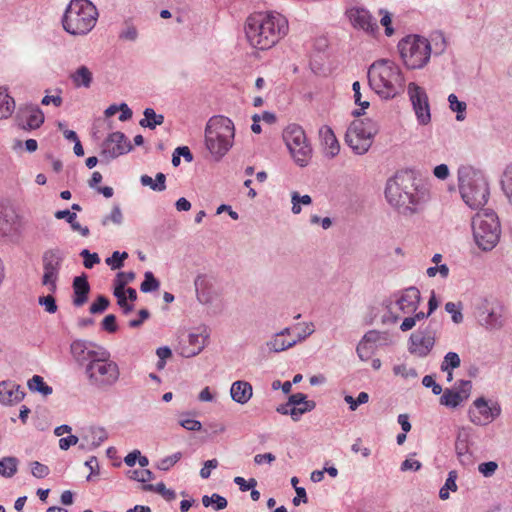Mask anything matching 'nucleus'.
Segmentation results:
<instances>
[{
    "label": "nucleus",
    "instance_id": "obj_1",
    "mask_svg": "<svg viewBox=\"0 0 512 512\" xmlns=\"http://www.w3.org/2000/svg\"><path fill=\"white\" fill-rule=\"evenodd\" d=\"M426 189L416 182L413 171H398L386 183L385 197L403 215H412L426 201Z\"/></svg>",
    "mask_w": 512,
    "mask_h": 512
},
{
    "label": "nucleus",
    "instance_id": "obj_2",
    "mask_svg": "<svg viewBox=\"0 0 512 512\" xmlns=\"http://www.w3.org/2000/svg\"><path fill=\"white\" fill-rule=\"evenodd\" d=\"M288 32V21L281 14H255L247 18L245 34L249 43L260 50L274 46Z\"/></svg>",
    "mask_w": 512,
    "mask_h": 512
},
{
    "label": "nucleus",
    "instance_id": "obj_3",
    "mask_svg": "<svg viewBox=\"0 0 512 512\" xmlns=\"http://www.w3.org/2000/svg\"><path fill=\"white\" fill-rule=\"evenodd\" d=\"M368 82L381 98L392 99L404 91L405 78L394 62L380 59L368 69Z\"/></svg>",
    "mask_w": 512,
    "mask_h": 512
},
{
    "label": "nucleus",
    "instance_id": "obj_4",
    "mask_svg": "<svg viewBox=\"0 0 512 512\" xmlns=\"http://www.w3.org/2000/svg\"><path fill=\"white\" fill-rule=\"evenodd\" d=\"M458 183L461 197L471 209L482 208L487 203L489 184L482 171L472 166H461L458 169Z\"/></svg>",
    "mask_w": 512,
    "mask_h": 512
},
{
    "label": "nucleus",
    "instance_id": "obj_5",
    "mask_svg": "<svg viewBox=\"0 0 512 512\" xmlns=\"http://www.w3.org/2000/svg\"><path fill=\"white\" fill-rule=\"evenodd\" d=\"M234 136L232 120L221 115L209 119L205 127V145L216 161L230 150Z\"/></svg>",
    "mask_w": 512,
    "mask_h": 512
},
{
    "label": "nucleus",
    "instance_id": "obj_6",
    "mask_svg": "<svg viewBox=\"0 0 512 512\" xmlns=\"http://www.w3.org/2000/svg\"><path fill=\"white\" fill-rule=\"evenodd\" d=\"M98 11L89 0H71L62 18V25L71 35H86L96 25Z\"/></svg>",
    "mask_w": 512,
    "mask_h": 512
},
{
    "label": "nucleus",
    "instance_id": "obj_7",
    "mask_svg": "<svg viewBox=\"0 0 512 512\" xmlns=\"http://www.w3.org/2000/svg\"><path fill=\"white\" fill-rule=\"evenodd\" d=\"M92 357L85 367V374L90 384L98 389L112 387L120 376L117 363L110 360V353L104 349L100 353H92Z\"/></svg>",
    "mask_w": 512,
    "mask_h": 512
},
{
    "label": "nucleus",
    "instance_id": "obj_8",
    "mask_svg": "<svg viewBox=\"0 0 512 512\" xmlns=\"http://www.w3.org/2000/svg\"><path fill=\"white\" fill-rule=\"evenodd\" d=\"M476 245L483 251L492 250L499 242L501 226L497 214L491 209L477 213L472 219Z\"/></svg>",
    "mask_w": 512,
    "mask_h": 512
},
{
    "label": "nucleus",
    "instance_id": "obj_9",
    "mask_svg": "<svg viewBox=\"0 0 512 512\" xmlns=\"http://www.w3.org/2000/svg\"><path fill=\"white\" fill-rule=\"evenodd\" d=\"M398 50L408 69H421L429 61L431 46L429 41L419 35H408L398 43Z\"/></svg>",
    "mask_w": 512,
    "mask_h": 512
},
{
    "label": "nucleus",
    "instance_id": "obj_10",
    "mask_svg": "<svg viewBox=\"0 0 512 512\" xmlns=\"http://www.w3.org/2000/svg\"><path fill=\"white\" fill-rule=\"evenodd\" d=\"M379 127L372 119L354 120L345 134V142L358 155L365 154L373 143Z\"/></svg>",
    "mask_w": 512,
    "mask_h": 512
},
{
    "label": "nucleus",
    "instance_id": "obj_11",
    "mask_svg": "<svg viewBox=\"0 0 512 512\" xmlns=\"http://www.w3.org/2000/svg\"><path fill=\"white\" fill-rule=\"evenodd\" d=\"M283 140L295 163L300 167L308 165L312 156V148L307 143L302 127L297 124L288 125L283 131Z\"/></svg>",
    "mask_w": 512,
    "mask_h": 512
},
{
    "label": "nucleus",
    "instance_id": "obj_12",
    "mask_svg": "<svg viewBox=\"0 0 512 512\" xmlns=\"http://www.w3.org/2000/svg\"><path fill=\"white\" fill-rule=\"evenodd\" d=\"M64 257L63 251L59 248L48 249L42 255L44 273L41 283L48 288L50 293L57 291V281Z\"/></svg>",
    "mask_w": 512,
    "mask_h": 512
},
{
    "label": "nucleus",
    "instance_id": "obj_13",
    "mask_svg": "<svg viewBox=\"0 0 512 512\" xmlns=\"http://www.w3.org/2000/svg\"><path fill=\"white\" fill-rule=\"evenodd\" d=\"M501 411V406L498 402L488 401L485 397H479L473 401L468 409V418L473 424L483 426L498 418L501 415Z\"/></svg>",
    "mask_w": 512,
    "mask_h": 512
},
{
    "label": "nucleus",
    "instance_id": "obj_14",
    "mask_svg": "<svg viewBox=\"0 0 512 512\" xmlns=\"http://www.w3.org/2000/svg\"><path fill=\"white\" fill-rule=\"evenodd\" d=\"M133 149L132 144L123 132L110 133L101 145V157L109 162Z\"/></svg>",
    "mask_w": 512,
    "mask_h": 512
},
{
    "label": "nucleus",
    "instance_id": "obj_15",
    "mask_svg": "<svg viewBox=\"0 0 512 512\" xmlns=\"http://www.w3.org/2000/svg\"><path fill=\"white\" fill-rule=\"evenodd\" d=\"M408 94L418 122L427 125L431 121L430 106L425 90L416 83L408 85Z\"/></svg>",
    "mask_w": 512,
    "mask_h": 512
},
{
    "label": "nucleus",
    "instance_id": "obj_16",
    "mask_svg": "<svg viewBox=\"0 0 512 512\" xmlns=\"http://www.w3.org/2000/svg\"><path fill=\"white\" fill-rule=\"evenodd\" d=\"M44 120L43 111L34 104L20 106L16 113L18 126L26 131L38 129L44 123Z\"/></svg>",
    "mask_w": 512,
    "mask_h": 512
},
{
    "label": "nucleus",
    "instance_id": "obj_17",
    "mask_svg": "<svg viewBox=\"0 0 512 512\" xmlns=\"http://www.w3.org/2000/svg\"><path fill=\"white\" fill-rule=\"evenodd\" d=\"M346 15L354 28L370 35H374L379 29L377 20L364 7H352L346 11Z\"/></svg>",
    "mask_w": 512,
    "mask_h": 512
},
{
    "label": "nucleus",
    "instance_id": "obj_18",
    "mask_svg": "<svg viewBox=\"0 0 512 512\" xmlns=\"http://www.w3.org/2000/svg\"><path fill=\"white\" fill-rule=\"evenodd\" d=\"M458 391L453 389H445L440 397V404L449 408L458 407L463 401L467 400L470 396L472 383L470 380H459Z\"/></svg>",
    "mask_w": 512,
    "mask_h": 512
},
{
    "label": "nucleus",
    "instance_id": "obj_19",
    "mask_svg": "<svg viewBox=\"0 0 512 512\" xmlns=\"http://www.w3.org/2000/svg\"><path fill=\"white\" fill-rule=\"evenodd\" d=\"M421 301L420 291L415 286L404 289L396 300L399 310L404 314L416 312Z\"/></svg>",
    "mask_w": 512,
    "mask_h": 512
},
{
    "label": "nucleus",
    "instance_id": "obj_20",
    "mask_svg": "<svg viewBox=\"0 0 512 512\" xmlns=\"http://www.w3.org/2000/svg\"><path fill=\"white\" fill-rule=\"evenodd\" d=\"M408 350L411 354H416L419 357H426L435 345V341L429 336H425L416 331L412 333L408 340Z\"/></svg>",
    "mask_w": 512,
    "mask_h": 512
},
{
    "label": "nucleus",
    "instance_id": "obj_21",
    "mask_svg": "<svg viewBox=\"0 0 512 512\" xmlns=\"http://www.w3.org/2000/svg\"><path fill=\"white\" fill-rule=\"evenodd\" d=\"M25 392L21 390L20 385L12 381L0 382V403L3 405H12L21 402L25 397Z\"/></svg>",
    "mask_w": 512,
    "mask_h": 512
},
{
    "label": "nucleus",
    "instance_id": "obj_22",
    "mask_svg": "<svg viewBox=\"0 0 512 512\" xmlns=\"http://www.w3.org/2000/svg\"><path fill=\"white\" fill-rule=\"evenodd\" d=\"M73 288V300L72 303L75 307H81L88 301V295L90 292V284L87 280V275L82 274L76 276L72 283Z\"/></svg>",
    "mask_w": 512,
    "mask_h": 512
},
{
    "label": "nucleus",
    "instance_id": "obj_23",
    "mask_svg": "<svg viewBox=\"0 0 512 512\" xmlns=\"http://www.w3.org/2000/svg\"><path fill=\"white\" fill-rule=\"evenodd\" d=\"M232 399L239 404H246L252 397V385L243 380L235 381L230 389Z\"/></svg>",
    "mask_w": 512,
    "mask_h": 512
},
{
    "label": "nucleus",
    "instance_id": "obj_24",
    "mask_svg": "<svg viewBox=\"0 0 512 512\" xmlns=\"http://www.w3.org/2000/svg\"><path fill=\"white\" fill-rule=\"evenodd\" d=\"M88 342L84 340H75L72 342L70 349L74 359L80 364L84 365L85 362L91 361L92 353H100V351L88 350Z\"/></svg>",
    "mask_w": 512,
    "mask_h": 512
},
{
    "label": "nucleus",
    "instance_id": "obj_25",
    "mask_svg": "<svg viewBox=\"0 0 512 512\" xmlns=\"http://www.w3.org/2000/svg\"><path fill=\"white\" fill-rule=\"evenodd\" d=\"M319 135L323 141V144L328 149V154L330 157H335L340 150L339 142L333 132V130L329 126H323L319 130Z\"/></svg>",
    "mask_w": 512,
    "mask_h": 512
},
{
    "label": "nucleus",
    "instance_id": "obj_26",
    "mask_svg": "<svg viewBox=\"0 0 512 512\" xmlns=\"http://www.w3.org/2000/svg\"><path fill=\"white\" fill-rule=\"evenodd\" d=\"M70 78L77 88H89L93 81L92 72L85 65L78 67L76 71L70 75Z\"/></svg>",
    "mask_w": 512,
    "mask_h": 512
},
{
    "label": "nucleus",
    "instance_id": "obj_27",
    "mask_svg": "<svg viewBox=\"0 0 512 512\" xmlns=\"http://www.w3.org/2000/svg\"><path fill=\"white\" fill-rule=\"evenodd\" d=\"M289 405L292 407H297V409L301 410V416L307 412H310L315 409L316 403L313 400H308L307 395L303 393H295L291 394L288 397Z\"/></svg>",
    "mask_w": 512,
    "mask_h": 512
},
{
    "label": "nucleus",
    "instance_id": "obj_28",
    "mask_svg": "<svg viewBox=\"0 0 512 512\" xmlns=\"http://www.w3.org/2000/svg\"><path fill=\"white\" fill-rule=\"evenodd\" d=\"M15 214L4 204L0 203V236H7L11 233L14 225Z\"/></svg>",
    "mask_w": 512,
    "mask_h": 512
},
{
    "label": "nucleus",
    "instance_id": "obj_29",
    "mask_svg": "<svg viewBox=\"0 0 512 512\" xmlns=\"http://www.w3.org/2000/svg\"><path fill=\"white\" fill-rule=\"evenodd\" d=\"M144 118L139 121L140 126L155 129L164 123V116L157 114L153 108H146L143 112Z\"/></svg>",
    "mask_w": 512,
    "mask_h": 512
},
{
    "label": "nucleus",
    "instance_id": "obj_30",
    "mask_svg": "<svg viewBox=\"0 0 512 512\" xmlns=\"http://www.w3.org/2000/svg\"><path fill=\"white\" fill-rule=\"evenodd\" d=\"M107 438L108 434L104 428L92 427L89 430V435L84 436L82 439L91 446L90 449H93L100 446Z\"/></svg>",
    "mask_w": 512,
    "mask_h": 512
},
{
    "label": "nucleus",
    "instance_id": "obj_31",
    "mask_svg": "<svg viewBox=\"0 0 512 512\" xmlns=\"http://www.w3.org/2000/svg\"><path fill=\"white\" fill-rule=\"evenodd\" d=\"M140 183L143 186H148L153 191L162 192L166 189V176L164 173L158 172L155 179H152L145 174L140 177Z\"/></svg>",
    "mask_w": 512,
    "mask_h": 512
},
{
    "label": "nucleus",
    "instance_id": "obj_32",
    "mask_svg": "<svg viewBox=\"0 0 512 512\" xmlns=\"http://www.w3.org/2000/svg\"><path fill=\"white\" fill-rule=\"evenodd\" d=\"M470 438V431L468 428L462 427L459 429L455 441V451L459 458L465 456L468 451V442Z\"/></svg>",
    "mask_w": 512,
    "mask_h": 512
},
{
    "label": "nucleus",
    "instance_id": "obj_33",
    "mask_svg": "<svg viewBox=\"0 0 512 512\" xmlns=\"http://www.w3.org/2000/svg\"><path fill=\"white\" fill-rule=\"evenodd\" d=\"M19 461L16 457L7 456L0 459V475L11 478L17 473Z\"/></svg>",
    "mask_w": 512,
    "mask_h": 512
},
{
    "label": "nucleus",
    "instance_id": "obj_34",
    "mask_svg": "<svg viewBox=\"0 0 512 512\" xmlns=\"http://www.w3.org/2000/svg\"><path fill=\"white\" fill-rule=\"evenodd\" d=\"M14 109V99L8 95L6 89H0V119L8 118L13 113Z\"/></svg>",
    "mask_w": 512,
    "mask_h": 512
},
{
    "label": "nucleus",
    "instance_id": "obj_35",
    "mask_svg": "<svg viewBox=\"0 0 512 512\" xmlns=\"http://www.w3.org/2000/svg\"><path fill=\"white\" fill-rule=\"evenodd\" d=\"M267 347L271 352L279 353L295 346V341L285 340L283 336L275 333L270 341L266 343Z\"/></svg>",
    "mask_w": 512,
    "mask_h": 512
},
{
    "label": "nucleus",
    "instance_id": "obj_36",
    "mask_svg": "<svg viewBox=\"0 0 512 512\" xmlns=\"http://www.w3.org/2000/svg\"><path fill=\"white\" fill-rule=\"evenodd\" d=\"M189 344L194 348L191 350L184 349L182 355L185 357H193L198 355L205 346V338L200 334L190 333L188 336Z\"/></svg>",
    "mask_w": 512,
    "mask_h": 512
},
{
    "label": "nucleus",
    "instance_id": "obj_37",
    "mask_svg": "<svg viewBox=\"0 0 512 512\" xmlns=\"http://www.w3.org/2000/svg\"><path fill=\"white\" fill-rule=\"evenodd\" d=\"M27 385L29 390L38 392L43 396H48L53 392L52 387L47 385L44 382L43 377L39 375H34L31 379H29Z\"/></svg>",
    "mask_w": 512,
    "mask_h": 512
},
{
    "label": "nucleus",
    "instance_id": "obj_38",
    "mask_svg": "<svg viewBox=\"0 0 512 512\" xmlns=\"http://www.w3.org/2000/svg\"><path fill=\"white\" fill-rule=\"evenodd\" d=\"M194 286L197 298L201 303H209L211 301L210 294L206 291L208 281L204 275H198L194 280Z\"/></svg>",
    "mask_w": 512,
    "mask_h": 512
},
{
    "label": "nucleus",
    "instance_id": "obj_39",
    "mask_svg": "<svg viewBox=\"0 0 512 512\" xmlns=\"http://www.w3.org/2000/svg\"><path fill=\"white\" fill-rule=\"evenodd\" d=\"M142 490L148 491V492H156V493L160 494L161 496H163L168 501H172L176 498L175 491L172 489H167L163 482H159L155 485L144 484L142 486Z\"/></svg>",
    "mask_w": 512,
    "mask_h": 512
},
{
    "label": "nucleus",
    "instance_id": "obj_40",
    "mask_svg": "<svg viewBox=\"0 0 512 512\" xmlns=\"http://www.w3.org/2000/svg\"><path fill=\"white\" fill-rule=\"evenodd\" d=\"M202 504L204 507L213 506L216 511H219L225 509L228 502L225 497L217 493H213L211 496L204 495L202 497Z\"/></svg>",
    "mask_w": 512,
    "mask_h": 512
},
{
    "label": "nucleus",
    "instance_id": "obj_41",
    "mask_svg": "<svg viewBox=\"0 0 512 512\" xmlns=\"http://www.w3.org/2000/svg\"><path fill=\"white\" fill-rule=\"evenodd\" d=\"M449 107L453 112H456V119L458 121H463L465 119V112L467 105L463 101H459L455 94H450L448 96Z\"/></svg>",
    "mask_w": 512,
    "mask_h": 512
},
{
    "label": "nucleus",
    "instance_id": "obj_42",
    "mask_svg": "<svg viewBox=\"0 0 512 512\" xmlns=\"http://www.w3.org/2000/svg\"><path fill=\"white\" fill-rule=\"evenodd\" d=\"M501 186L504 194L512 204V164L508 165L501 178Z\"/></svg>",
    "mask_w": 512,
    "mask_h": 512
},
{
    "label": "nucleus",
    "instance_id": "obj_43",
    "mask_svg": "<svg viewBox=\"0 0 512 512\" xmlns=\"http://www.w3.org/2000/svg\"><path fill=\"white\" fill-rule=\"evenodd\" d=\"M160 286V282L155 278L151 271H147L144 274V281L140 285V290L143 293H149L157 290Z\"/></svg>",
    "mask_w": 512,
    "mask_h": 512
},
{
    "label": "nucleus",
    "instance_id": "obj_44",
    "mask_svg": "<svg viewBox=\"0 0 512 512\" xmlns=\"http://www.w3.org/2000/svg\"><path fill=\"white\" fill-rule=\"evenodd\" d=\"M460 363H461V360L457 353L448 352L444 356V360H443L440 368L443 372H449V370L458 368L460 366Z\"/></svg>",
    "mask_w": 512,
    "mask_h": 512
},
{
    "label": "nucleus",
    "instance_id": "obj_45",
    "mask_svg": "<svg viewBox=\"0 0 512 512\" xmlns=\"http://www.w3.org/2000/svg\"><path fill=\"white\" fill-rule=\"evenodd\" d=\"M480 321L482 324L486 325L490 328H499L501 327V322L499 320V316L493 310L483 311L480 315Z\"/></svg>",
    "mask_w": 512,
    "mask_h": 512
},
{
    "label": "nucleus",
    "instance_id": "obj_46",
    "mask_svg": "<svg viewBox=\"0 0 512 512\" xmlns=\"http://www.w3.org/2000/svg\"><path fill=\"white\" fill-rule=\"evenodd\" d=\"M462 303L447 302L445 304V311L451 314L452 321L456 324H460L463 321V315L461 312Z\"/></svg>",
    "mask_w": 512,
    "mask_h": 512
},
{
    "label": "nucleus",
    "instance_id": "obj_47",
    "mask_svg": "<svg viewBox=\"0 0 512 512\" xmlns=\"http://www.w3.org/2000/svg\"><path fill=\"white\" fill-rule=\"evenodd\" d=\"M110 305L109 299L104 295H98L96 300L90 305L89 311L91 314H101Z\"/></svg>",
    "mask_w": 512,
    "mask_h": 512
},
{
    "label": "nucleus",
    "instance_id": "obj_48",
    "mask_svg": "<svg viewBox=\"0 0 512 512\" xmlns=\"http://www.w3.org/2000/svg\"><path fill=\"white\" fill-rule=\"evenodd\" d=\"M53 294L54 293H51L46 296H40L38 298V304L44 307L45 311L50 314H54L58 309L56 299Z\"/></svg>",
    "mask_w": 512,
    "mask_h": 512
},
{
    "label": "nucleus",
    "instance_id": "obj_49",
    "mask_svg": "<svg viewBox=\"0 0 512 512\" xmlns=\"http://www.w3.org/2000/svg\"><path fill=\"white\" fill-rule=\"evenodd\" d=\"M276 411L282 415H290L293 421H298L301 418V410L289 405V400L286 403L279 405L276 408Z\"/></svg>",
    "mask_w": 512,
    "mask_h": 512
},
{
    "label": "nucleus",
    "instance_id": "obj_50",
    "mask_svg": "<svg viewBox=\"0 0 512 512\" xmlns=\"http://www.w3.org/2000/svg\"><path fill=\"white\" fill-rule=\"evenodd\" d=\"M182 458L181 452H176L170 456H167L163 459H161L158 464L157 468L162 471H168L172 466H174L180 459Z\"/></svg>",
    "mask_w": 512,
    "mask_h": 512
},
{
    "label": "nucleus",
    "instance_id": "obj_51",
    "mask_svg": "<svg viewBox=\"0 0 512 512\" xmlns=\"http://www.w3.org/2000/svg\"><path fill=\"white\" fill-rule=\"evenodd\" d=\"M83 258V265L87 269H92L96 264L100 263V257L97 253H91L88 249H83L80 252Z\"/></svg>",
    "mask_w": 512,
    "mask_h": 512
},
{
    "label": "nucleus",
    "instance_id": "obj_52",
    "mask_svg": "<svg viewBox=\"0 0 512 512\" xmlns=\"http://www.w3.org/2000/svg\"><path fill=\"white\" fill-rule=\"evenodd\" d=\"M344 400L347 404H349L350 410L355 411L359 405L368 402L369 395L366 392H360L356 399H354L351 395H346Z\"/></svg>",
    "mask_w": 512,
    "mask_h": 512
},
{
    "label": "nucleus",
    "instance_id": "obj_53",
    "mask_svg": "<svg viewBox=\"0 0 512 512\" xmlns=\"http://www.w3.org/2000/svg\"><path fill=\"white\" fill-rule=\"evenodd\" d=\"M109 221L116 225H120L123 222L122 211L118 205H115L111 213L102 219V225L106 226Z\"/></svg>",
    "mask_w": 512,
    "mask_h": 512
},
{
    "label": "nucleus",
    "instance_id": "obj_54",
    "mask_svg": "<svg viewBox=\"0 0 512 512\" xmlns=\"http://www.w3.org/2000/svg\"><path fill=\"white\" fill-rule=\"evenodd\" d=\"M356 352L362 361H367L374 353V347L365 343V341H360L357 345Z\"/></svg>",
    "mask_w": 512,
    "mask_h": 512
},
{
    "label": "nucleus",
    "instance_id": "obj_55",
    "mask_svg": "<svg viewBox=\"0 0 512 512\" xmlns=\"http://www.w3.org/2000/svg\"><path fill=\"white\" fill-rule=\"evenodd\" d=\"M31 472L34 477L41 479L47 477L50 473V470L47 465H44L38 461H33L31 463Z\"/></svg>",
    "mask_w": 512,
    "mask_h": 512
},
{
    "label": "nucleus",
    "instance_id": "obj_56",
    "mask_svg": "<svg viewBox=\"0 0 512 512\" xmlns=\"http://www.w3.org/2000/svg\"><path fill=\"white\" fill-rule=\"evenodd\" d=\"M380 15H382L380 23L382 26L385 27V34L387 36H391L394 33V29L391 26L392 23V15L384 9H380L379 11Z\"/></svg>",
    "mask_w": 512,
    "mask_h": 512
},
{
    "label": "nucleus",
    "instance_id": "obj_57",
    "mask_svg": "<svg viewBox=\"0 0 512 512\" xmlns=\"http://www.w3.org/2000/svg\"><path fill=\"white\" fill-rule=\"evenodd\" d=\"M101 326L104 331L108 333H115L118 330L116 316L114 314L106 315L101 322Z\"/></svg>",
    "mask_w": 512,
    "mask_h": 512
},
{
    "label": "nucleus",
    "instance_id": "obj_58",
    "mask_svg": "<svg viewBox=\"0 0 512 512\" xmlns=\"http://www.w3.org/2000/svg\"><path fill=\"white\" fill-rule=\"evenodd\" d=\"M438 327H439V324L433 318L429 321V323L427 324L426 327L420 328L417 331L420 332L421 334L425 335L426 337L429 336L432 340L435 341Z\"/></svg>",
    "mask_w": 512,
    "mask_h": 512
},
{
    "label": "nucleus",
    "instance_id": "obj_59",
    "mask_svg": "<svg viewBox=\"0 0 512 512\" xmlns=\"http://www.w3.org/2000/svg\"><path fill=\"white\" fill-rule=\"evenodd\" d=\"M497 468L498 464L494 461L483 462L478 466L479 472L485 477L492 476L496 472Z\"/></svg>",
    "mask_w": 512,
    "mask_h": 512
},
{
    "label": "nucleus",
    "instance_id": "obj_60",
    "mask_svg": "<svg viewBox=\"0 0 512 512\" xmlns=\"http://www.w3.org/2000/svg\"><path fill=\"white\" fill-rule=\"evenodd\" d=\"M422 384L426 388H431L434 395H439L443 391L442 387L436 383L432 375L424 376L422 379Z\"/></svg>",
    "mask_w": 512,
    "mask_h": 512
},
{
    "label": "nucleus",
    "instance_id": "obj_61",
    "mask_svg": "<svg viewBox=\"0 0 512 512\" xmlns=\"http://www.w3.org/2000/svg\"><path fill=\"white\" fill-rule=\"evenodd\" d=\"M234 483L239 486L242 492H246L257 485V481L254 478H250L248 481L243 477L237 476L234 478Z\"/></svg>",
    "mask_w": 512,
    "mask_h": 512
},
{
    "label": "nucleus",
    "instance_id": "obj_62",
    "mask_svg": "<svg viewBox=\"0 0 512 512\" xmlns=\"http://www.w3.org/2000/svg\"><path fill=\"white\" fill-rule=\"evenodd\" d=\"M135 276L136 275L133 271L119 272L116 275L115 281L119 283L120 288H125L128 283L135 279Z\"/></svg>",
    "mask_w": 512,
    "mask_h": 512
},
{
    "label": "nucleus",
    "instance_id": "obj_63",
    "mask_svg": "<svg viewBox=\"0 0 512 512\" xmlns=\"http://www.w3.org/2000/svg\"><path fill=\"white\" fill-rule=\"evenodd\" d=\"M179 425L189 431H200L202 429L201 422L195 419H181Z\"/></svg>",
    "mask_w": 512,
    "mask_h": 512
},
{
    "label": "nucleus",
    "instance_id": "obj_64",
    "mask_svg": "<svg viewBox=\"0 0 512 512\" xmlns=\"http://www.w3.org/2000/svg\"><path fill=\"white\" fill-rule=\"evenodd\" d=\"M138 37V31L135 26L128 25L120 34L119 38L128 40V41H135Z\"/></svg>",
    "mask_w": 512,
    "mask_h": 512
}]
</instances>
